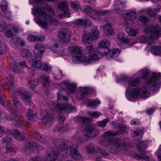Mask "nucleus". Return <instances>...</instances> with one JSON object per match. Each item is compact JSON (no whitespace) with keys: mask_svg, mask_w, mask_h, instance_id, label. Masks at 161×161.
<instances>
[{"mask_svg":"<svg viewBox=\"0 0 161 161\" xmlns=\"http://www.w3.org/2000/svg\"><path fill=\"white\" fill-rule=\"evenodd\" d=\"M85 151L88 154H94L96 153H100L105 157L109 155L108 153L99 147L96 148L93 145H88L85 148Z\"/></svg>","mask_w":161,"mask_h":161,"instance_id":"ddd939ff","label":"nucleus"},{"mask_svg":"<svg viewBox=\"0 0 161 161\" xmlns=\"http://www.w3.org/2000/svg\"><path fill=\"white\" fill-rule=\"evenodd\" d=\"M12 70L14 72H16L17 71V66L15 63H14L13 64H12L11 65Z\"/></svg>","mask_w":161,"mask_h":161,"instance_id":"680f3d73","label":"nucleus"},{"mask_svg":"<svg viewBox=\"0 0 161 161\" xmlns=\"http://www.w3.org/2000/svg\"><path fill=\"white\" fill-rule=\"evenodd\" d=\"M15 125L18 126V127H20L23 126V122L19 120H18V119L15 120Z\"/></svg>","mask_w":161,"mask_h":161,"instance_id":"6e6d98bb","label":"nucleus"},{"mask_svg":"<svg viewBox=\"0 0 161 161\" xmlns=\"http://www.w3.org/2000/svg\"><path fill=\"white\" fill-rule=\"evenodd\" d=\"M55 144L57 151H62L68 149V147L65 145L64 141L62 140H59L56 141Z\"/></svg>","mask_w":161,"mask_h":161,"instance_id":"5701e85b","label":"nucleus"},{"mask_svg":"<svg viewBox=\"0 0 161 161\" xmlns=\"http://www.w3.org/2000/svg\"><path fill=\"white\" fill-rule=\"evenodd\" d=\"M125 78L127 81V84L126 86L127 87L126 91H129V86H127V85H128V86H137L139 85L141 81V79L139 76L136 77L135 78H133V77L130 78L126 77Z\"/></svg>","mask_w":161,"mask_h":161,"instance_id":"f3484780","label":"nucleus"},{"mask_svg":"<svg viewBox=\"0 0 161 161\" xmlns=\"http://www.w3.org/2000/svg\"><path fill=\"white\" fill-rule=\"evenodd\" d=\"M156 154L159 161H161V145L159 146V147L157 150Z\"/></svg>","mask_w":161,"mask_h":161,"instance_id":"bf43d9fd","label":"nucleus"},{"mask_svg":"<svg viewBox=\"0 0 161 161\" xmlns=\"http://www.w3.org/2000/svg\"><path fill=\"white\" fill-rule=\"evenodd\" d=\"M64 49L63 47H59L57 48V51L55 53H57L59 54V56H60L61 54H63L64 53Z\"/></svg>","mask_w":161,"mask_h":161,"instance_id":"052dcab7","label":"nucleus"},{"mask_svg":"<svg viewBox=\"0 0 161 161\" xmlns=\"http://www.w3.org/2000/svg\"><path fill=\"white\" fill-rule=\"evenodd\" d=\"M19 65L20 66L23 68L27 67L28 69L29 68V67L27 66L26 63L25 61H23L19 63Z\"/></svg>","mask_w":161,"mask_h":161,"instance_id":"0e129e2a","label":"nucleus"},{"mask_svg":"<svg viewBox=\"0 0 161 161\" xmlns=\"http://www.w3.org/2000/svg\"><path fill=\"white\" fill-rule=\"evenodd\" d=\"M74 23L77 25H91V21L88 19L84 20L81 19H78L74 21Z\"/></svg>","mask_w":161,"mask_h":161,"instance_id":"a878e982","label":"nucleus"},{"mask_svg":"<svg viewBox=\"0 0 161 161\" xmlns=\"http://www.w3.org/2000/svg\"><path fill=\"white\" fill-rule=\"evenodd\" d=\"M13 134V136L16 139L19 140H23L24 137L23 135L20 133L18 130H15Z\"/></svg>","mask_w":161,"mask_h":161,"instance_id":"c9c22d12","label":"nucleus"},{"mask_svg":"<svg viewBox=\"0 0 161 161\" xmlns=\"http://www.w3.org/2000/svg\"><path fill=\"white\" fill-rule=\"evenodd\" d=\"M45 52V48L43 45L39 43L36 44L34 46V53L37 57H41L42 53Z\"/></svg>","mask_w":161,"mask_h":161,"instance_id":"412c9836","label":"nucleus"},{"mask_svg":"<svg viewBox=\"0 0 161 161\" xmlns=\"http://www.w3.org/2000/svg\"><path fill=\"white\" fill-rule=\"evenodd\" d=\"M28 62L32 68H41L43 70H45L48 73H50L51 72V67L46 64H42L40 60L31 58L29 59Z\"/></svg>","mask_w":161,"mask_h":161,"instance_id":"f8f14e48","label":"nucleus"},{"mask_svg":"<svg viewBox=\"0 0 161 161\" xmlns=\"http://www.w3.org/2000/svg\"><path fill=\"white\" fill-rule=\"evenodd\" d=\"M159 11L158 8H151L146 10L147 13L149 14L151 16H154L156 13Z\"/></svg>","mask_w":161,"mask_h":161,"instance_id":"79ce46f5","label":"nucleus"},{"mask_svg":"<svg viewBox=\"0 0 161 161\" xmlns=\"http://www.w3.org/2000/svg\"><path fill=\"white\" fill-rule=\"evenodd\" d=\"M37 139L38 141L43 144L46 143L47 142L46 140L43 138L42 136L41 135L38 136Z\"/></svg>","mask_w":161,"mask_h":161,"instance_id":"4d7b16f0","label":"nucleus"},{"mask_svg":"<svg viewBox=\"0 0 161 161\" xmlns=\"http://www.w3.org/2000/svg\"><path fill=\"white\" fill-rule=\"evenodd\" d=\"M44 39V36L40 37L36 36H30L27 38L28 41L31 42H38L43 41Z\"/></svg>","mask_w":161,"mask_h":161,"instance_id":"473e14b6","label":"nucleus"},{"mask_svg":"<svg viewBox=\"0 0 161 161\" xmlns=\"http://www.w3.org/2000/svg\"><path fill=\"white\" fill-rule=\"evenodd\" d=\"M85 52L89 55L88 57H87L85 55V58H84V60H83V63L85 64L95 63L100 59L98 53L96 52L95 48L92 45L86 47Z\"/></svg>","mask_w":161,"mask_h":161,"instance_id":"6e6552de","label":"nucleus"},{"mask_svg":"<svg viewBox=\"0 0 161 161\" xmlns=\"http://www.w3.org/2000/svg\"><path fill=\"white\" fill-rule=\"evenodd\" d=\"M40 80L42 83L46 86H48L50 84V79L48 76L43 74L41 75L40 77Z\"/></svg>","mask_w":161,"mask_h":161,"instance_id":"c756f323","label":"nucleus"},{"mask_svg":"<svg viewBox=\"0 0 161 161\" xmlns=\"http://www.w3.org/2000/svg\"><path fill=\"white\" fill-rule=\"evenodd\" d=\"M29 95V94L28 93L23 94L21 96V97L24 101L27 103V105H30L31 104V98Z\"/></svg>","mask_w":161,"mask_h":161,"instance_id":"72a5a7b5","label":"nucleus"},{"mask_svg":"<svg viewBox=\"0 0 161 161\" xmlns=\"http://www.w3.org/2000/svg\"><path fill=\"white\" fill-rule=\"evenodd\" d=\"M125 31L128 35L132 36H135L139 34V30L137 29L129 27L126 28Z\"/></svg>","mask_w":161,"mask_h":161,"instance_id":"393cba45","label":"nucleus"},{"mask_svg":"<svg viewBox=\"0 0 161 161\" xmlns=\"http://www.w3.org/2000/svg\"><path fill=\"white\" fill-rule=\"evenodd\" d=\"M103 30L104 33L107 36H112L114 34L112 23L109 22L106 23L103 26Z\"/></svg>","mask_w":161,"mask_h":161,"instance_id":"4be33fe9","label":"nucleus"},{"mask_svg":"<svg viewBox=\"0 0 161 161\" xmlns=\"http://www.w3.org/2000/svg\"><path fill=\"white\" fill-rule=\"evenodd\" d=\"M142 134L143 133H141H141H140L139 130L134 131H133V134L132 135V136H133V138L134 140H136V139H135V138H136L137 136L141 137Z\"/></svg>","mask_w":161,"mask_h":161,"instance_id":"5fc2aeb1","label":"nucleus"},{"mask_svg":"<svg viewBox=\"0 0 161 161\" xmlns=\"http://www.w3.org/2000/svg\"><path fill=\"white\" fill-rule=\"evenodd\" d=\"M76 120L78 121L81 122L82 123H86L89 122L90 120L89 119L86 117H77Z\"/></svg>","mask_w":161,"mask_h":161,"instance_id":"a18cd8bd","label":"nucleus"},{"mask_svg":"<svg viewBox=\"0 0 161 161\" xmlns=\"http://www.w3.org/2000/svg\"><path fill=\"white\" fill-rule=\"evenodd\" d=\"M67 4L66 2H63L60 3L58 5V9L61 11H64L65 10H67Z\"/></svg>","mask_w":161,"mask_h":161,"instance_id":"a19ab883","label":"nucleus"},{"mask_svg":"<svg viewBox=\"0 0 161 161\" xmlns=\"http://www.w3.org/2000/svg\"><path fill=\"white\" fill-rule=\"evenodd\" d=\"M81 11L84 14H89L92 18L94 19H98V16L104 15L108 13L107 11H98L97 10H93L91 7L88 6H83L81 8Z\"/></svg>","mask_w":161,"mask_h":161,"instance_id":"9b49d317","label":"nucleus"},{"mask_svg":"<svg viewBox=\"0 0 161 161\" xmlns=\"http://www.w3.org/2000/svg\"><path fill=\"white\" fill-rule=\"evenodd\" d=\"M10 42L12 45H20L21 46H24L25 44L24 42L22 39L16 37H14L10 41Z\"/></svg>","mask_w":161,"mask_h":161,"instance_id":"cd10ccee","label":"nucleus"},{"mask_svg":"<svg viewBox=\"0 0 161 161\" xmlns=\"http://www.w3.org/2000/svg\"><path fill=\"white\" fill-rule=\"evenodd\" d=\"M6 23L3 21H0V31L3 32L6 28Z\"/></svg>","mask_w":161,"mask_h":161,"instance_id":"864d4df0","label":"nucleus"},{"mask_svg":"<svg viewBox=\"0 0 161 161\" xmlns=\"http://www.w3.org/2000/svg\"><path fill=\"white\" fill-rule=\"evenodd\" d=\"M71 5L72 8L75 10H77L80 7L79 3L77 1L71 2Z\"/></svg>","mask_w":161,"mask_h":161,"instance_id":"603ef678","label":"nucleus"},{"mask_svg":"<svg viewBox=\"0 0 161 161\" xmlns=\"http://www.w3.org/2000/svg\"><path fill=\"white\" fill-rule=\"evenodd\" d=\"M38 81V79H34L29 82L28 86L30 88L33 89L37 85Z\"/></svg>","mask_w":161,"mask_h":161,"instance_id":"c03bdc74","label":"nucleus"},{"mask_svg":"<svg viewBox=\"0 0 161 161\" xmlns=\"http://www.w3.org/2000/svg\"><path fill=\"white\" fill-rule=\"evenodd\" d=\"M148 142H140L137 145L138 151L142 154L144 155L145 150L146 148V146L148 144Z\"/></svg>","mask_w":161,"mask_h":161,"instance_id":"bb28decb","label":"nucleus"},{"mask_svg":"<svg viewBox=\"0 0 161 161\" xmlns=\"http://www.w3.org/2000/svg\"><path fill=\"white\" fill-rule=\"evenodd\" d=\"M59 47L58 44L55 43L53 44L52 46H50L49 48L54 53H55L57 51V48Z\"/></svg>","mask_w":161,"mask_h":161,"instance_id":"13d9d810","label":"nucleus"},{"mask_svg":"<svg viewBox=\"0 0 161 161\" xmlns=\"http://www.w3.org/2000/svg\"><path fill=\"white\" fill-rule=\"evenodd\" d=\"M119 16L125 19L132 20L136 18V12L129 10H121L118 12Z\"/></svg>","mask_w":161,"mask_h":161,"instance_id":"4468645a","label":"nucleus"},{"mask_svg":"<svg viewBox=\"0 0 161 161\" xmlns=\"http://www.w3.org/2000/svg\"><path fill=\"white\" fill-rule=\"evenodd\" d=\"M72 36L71 31L68 29H63L58 33L59 38L65 42L69 41Z\"/></svg>","mask_w":161,"mask_h":161,"instance_id":"2eb2a0df","label":"nucleus"},{"mask_svg":"<svg viewBox=\"0 0 161 161\" xmlns=\"http://www.w3.org/2000/svg\"><path fill=\"white\" fill-rule=\"evenodd\" d=\"M100 36L99 31L96 28H92L89 32H85L82 36V41L85 44H90L92 40H96Z\"/></svg>","mask_w":161,"mask_h":161,"instance_id":"9d476101","label":"nucleus"},{"mask_svg":"<svg viewBox=\"0 0 161 161\" xmlns=\"http://www.w3.org/2000/svg\"><path fill=\"white\" fill-rule=\"evenodd\" d=\"M65 85L69 92L72 93L75 92L76 87V85L75 83H67L65 84Z\"/></svg>","mask_w":161,"mask_h":161,"instance_id":"7c9ffc66","label":"nucleus"},{"mask_svg":"<svg viewBox=\"0 0 161 161\" xmlns=\"http://www.w3.org/2000/svg\"><path fill=\"white\" fill-rule=\"evenodd\" d=\"M69 50L72 55V60L74 64L79 62L83 63L85 57V54L82 53L81 48L79 47L72 46L69 47Z\"/></svg>","mask_w":161,"mask_h":161,"instance_id":"1a4fd4ad","label":"nucleus"},{"mask_svg":"<svg viewBox=\"0 0 161 161\" xmlns=\"http://www.w3.org/2000/svg\"><path fill=\"white\" fill-rule=\"evenodd\" d=\"M63 77V75L62 71L61 70L59 71V74L56 76H54V78L58 80L61 79Z\"/></svg>","mask_w":161,"mask_h":161,"instance_id":"338daca9","label":"nucleus"},{"mask_svg":"<svg viewBox=\"0 0 161 161\" xmlns=\"http://www.w3.org/2000/svg\"><path fill=\"white\" fill-rule=\"evenodd\" d=\"M21 56L25 58H29L32 55V53L28 50L26 49L22 50L20 52Z\"/></svg>","mask_w":161,"mask_h":161,"instance_id":"e433bc0d","label":"nucleus"},{"mask_svg":"<svg viewBox=\"0 0 161 161\" xmlns=\"http://www.w3.org/2000/svg\"><path fill=\"white\" fill-rule=\"evenodd\" d=\"M139 19L144 24H146L149 22L148 18L144 16L141 15L139 17Z\"/></svg>","mask_w":161,"mask_h":161,"instance_id":"8fccbe9b","label":"nucleus"},{"mask_svg":"<svg viewBox=\"0 0 161 161\" xmlns=\"http://www.w3.org/2000/svg\"><path fill=\"white\" fill-rule=\"evenodd\" d=\"M91 92V89L86 87H80L77 92L76 97L78 99H81L83 101L84 103L89 107L95 108L97 107L100 103V101L98 100H92L90 99H84V96L88 95Z\"/></svg>","mask_w":161,"mask_h":161,"instance_id":"423d86ee","label":"nucleus"},{"mask_svg":"<svg viewBox=\"0 0 161 161\" xmlns=\"http://www.w3.org/2000/svg\"><path fill=\"white\" fill-rule=\"evenodd\" d=\"M3 142L7 145L6 150L7 151L12 147L10 145L11 142L12 141L11 138H9L8 137H4L3 139Z\"/></svg>","mask_w":161,"mask_h":161,"instance_id":"f704fd0d","label":"nucleus"},{"mask_svg":"<svg viewBox=\"0 0 161 161\" xmlns=\"http://www.w3.org/2000/svg\"><path fill=\"white\" fill-rule=\"evenodd\" d=\"M137 74L140 75L141 77L143 79L147 78L149 75V71L146 69H144L139 71Z\"/></svg>","mask_w":161,"mask_h":161,"instance_id":"2f4dec72","label":"nucleus"},{"mask_svg":"<svg viewBox=\"0 0 161 161\" xmlns=\"http://www.w3.org/2000/svg\"><path fill=\"white\" fill-rule=\"evenodd\" d=\"M83 134L89 137H93L99 134V132L97 130L91 127H87L84 130Z\"/></svg>","mask_w":161,"mask_h":161,"instance_id":"aec40b11","label":"nucleus"},{"mask_svg":"<svg viewBox=\"0 0 161 161\" xmlns=\"http://www.w3.org/2000/svg\"><path fill=\"white\" fill-rule=\"evenodd\" d=\"M38 145L36 143L31 141H29L25 144L23 148L24 152L26 154L31 153L33 152V151L38 147Z\"/></svg>","mask_w":161,"mask_h":161,"instance_id":"dca6fc26","label":"nucleus"},{"mask_svg":"<svg viewBox=\"0 0 161 161\" xmlns=\"http://www.w3.org/2000/svg\"><path fill=\"white\" fill-rule=\"evenodd\" d=\"M109 121V119L108 118H107L104 119L102 121L98 122L97 123V125L100 127H104Z\"/></svg>","mask_w":161,"mask_h":161,"instance_id":"3c124183","label":"nucleus"},{"mask_svg":"<svg viewBox=\"0 0 161 161\" xmlns=\"http://www.w3.org/2000/svg\"><path fill=\"white\" fill-rule=\"evenodd\" d=\"M119 134L120 133H118L117 131L113 132L111 131H108L104 133L103 135V137L105 138H108L111 136L119 135Z\"/></svg>","mask_w":161,"mask_h":161,"instance_id":"ea45409f","label":"nucleus"},{"mask_svg":"<svg viewBox=\"0 0 161 161\" xmlns=\"http://www.w3.org/2000/svg\"><path fill=\"white\" fill-rule=\"evenodd\" d=\"M9 28V29L7 30L5 33V35L7 37H11L15 35L17 33L23 31L22 30L14 25H10Z\"/></svg>","mask_w":161,"mask_h":161,"instance_id":"6ab92c4d","label":"nucleus"},{"mask_svg":"<svg viewBox=\"0 0 161 161\" xmlns=\"http://www.w3.org/2000/svg\"><path fill=\"white\" fill-rule=\"evenodd\" d=\"M161 76L160 73L153 74L151 77L146 82V85L132 89L131 94L132 97L138 98H147L150 96L149 87L153 91L158 90L159 87V78Z\"/></svg>","mask_w":161,"mask_h":161,"instance_id":"f257e3e1","label":"nucleus"},{"mask_svg":"<svg viewBox=\"0 0 161 161\" xmlns=\"http://www.w3.org/2000/svg\"><path fill=\"white\" fill-rule=\"evenodd\" d=\"M145 34L139 37V41L142 43H150L159 37L161 35V29L158 25L148 26L144 29Z\"/></svg>","mask_w":161,"mask_h":161,"instance_id":"20e7f679","label":"nucleus"},{"mask_svg":"<svg viewBox=\"0 0 161 161\" xmlns=\"http://www.w3.org/2000/svg\"><path fill=\"white\" fill-rule=\"evenodd\" d=\"M7 80L9 81L8 82V88L10 90H14V86L13 80V78L12 76H10L8 77Z\"/></svg>","mask_w":161,"mask_h":161,"instance_id":"37998d69","label":"nucleus"},{"mask_svg":"<svg viewBox=\"0 0 161 161\" xmlns=\"http://www.w3.org/2000/svg\"><path fill=\"white\" fill-rule=\"evenodd\" d=\"M36 114L35 113H33L31 109H29L26 114V117L29 120L32 119Z\"/></svg>","mask_w":161,"mask_h":161,"instance_id":"09e8293b","label":"nucleus"},{"mask_svg":"<svg viewBox=\"0 0 161 161\" xmlns=\"http://www.w3.org/2000/svg\"><path fill=\"white\" fill-rule=\"evenodd\" d=\"M140 123V122L139 119H134L131 120V124L132 125H138Z\"/></svg>","mask_w":161,"mask_h":161,"instance_id":"e2e57ef3","label":"nucleus"},{"mask_svg":"<svg viewBox=\"0 0 161 161\" xmlns=\"http://www.w3.org/2000/svg\"><path fill=\"white\" fill-rule=\"evenodd\" d=\"M68 94L64 89H60L57 94L58 104H54L53 105L54 109L57 111H64L67 113L73 111L74 107L68 105Z\"/></svg>","mask_w":161,"mask_h":161,"instance_id":"7ed1b4c3","label":"nucleus"},{"mask_svg":"<svg viewBox=\"0 0 161 161\" xmlns=\"http://www.w3.org/2000/svg\"><path fill=\"white\" fill-rule=\"evenodd\" d=\"M151 52L155 55H159L161 54V47L160 46H153Z\"/></svg>","mask_w":161,"mask_h":161,"instance_id":"58836bf2","label":"nucleus"},{"mask_svg":"<svg viewBox=\"0 0 161 161\" xmlns=\"http://www.w3.org/2000/svg\"><path fill=\"white\" fill-rule=\"evenodd\" d=\"M125 3L121 0H117L115 3V9H119L122 8L124 6Z\"/></svg>","mask_w":161,"mask_h":161,"instance_id":"4c0bfd02","label":"nucleus"},{"mask_svg":"<svg viewBox=\"0 0 161 161\" xmlns=\"http://www.w3.org/2000/svg\"><path fill=\"white\" fill-rule=\"evenodd\" d=\"M77 146L76 144L71 146L70 148V154L71 156L74 159L80 160L82 157L77 149Z\"/></svg>","mask_w":161,"mask_h":161,"instance_id":"a211bd4d","label":"nucleus"},{"mask_svg":"<svg viewBox=\"0 0 161 161\" xmlns=\"http://www.w3.org/2000/svg\"><path fill=\"white\" fill-rule=\"evenodd\" d=\"M110 45V42L108 40L106 39L103 40L99 43L97 49L99 53L106 54L107 58H114L119 54L120 50L118 48L109 50L108 46Z\"/></svg>","mask_w":161,"mask_h":161,"instance_id":"39448f33","label":"nucleus"},{"mask_svg":"<svg viewBox=\"0 0 161 161\" xmlns=\"http://www.w3.org/2000/svg\"><path fill=\"white\" fill-rule=\"evenodd\" d=\"M116 38L118 42H120L126 43L128 42V40L124 33H119L116 36Z\"/></svg>","mask_w":161,"mask_h":161,"instance_id":"c85d7f7f","label":"nucleus"},{"mask_svg":"<svg viewBox=\"0 0 161 161\" xmlns=\"http://www.w3.org/2000/svg\"><path fill=\"white\" fill-rule=\"evenodd\" d=\"M87 114L90 117L97 118L101 114L100 112L97 111H94L92 112H89Z\"/></svg>","mask_w":161,"mask_h":161,"instance_id":"de8ad7c7","label":"nucleus"},{"mask_svg":"<svg viewBox=\"0 0 161 161\" xmlns=\"http://www.w3.org/2000/svg\"><path fill=\"white\" fill-rule=\"evenodd\" d=\"M14 105L15 106H17L19 104V103L18 101L17 98L15 97H14L13 98Z\"/></svg>","mask_w":161,"mask_h":161,"instance_id":"774afa93","label":"nucleus"},{"mask_svg":"<svg viewBox=\"0 0 161 161\" xmlns=\"http://www.w3.org/2000/svg\"><path fill=\"white\" fill-rule=\"evenodd\" d=\"M32 11L34 15H38L41 19L45 20H43L37 18L34 19L36 22L42 29H47L51 24L54 25L55 26L58 25V21L48 13H49L53 15L54 12L47 5H46L43 8L37 7L33 8Z\"/></svg>","mask_w":161,"mask_h":161,"instance_id":"f03ea898","label":"nucleus"},{"mask_svg":"<svg viewBox=\"0 0 161 161\" xmlns=\"http://www.w3.org/2000/svg\"><path fill=\"white\" fill-rule=\"evenodd\" d=\"M99 143L104 147L110 148L114 150L124 149L126 147V144L123 140L116 138L109 139L107 142L102 140Z\"/></svg>","mask_w":161,"mask_h":161,"instance_id":"0eeeda50","label":"nucleus"},{"mask_svg":"<svg viewBox=\"0 0 161 161\" xmlns=\"http://www.w3.org/2000/svg\"><path fill=\"white\" fill-rule=\"evenodd\" d=\"M58 154L57 152H47L44 158L45 161H55L57 159Z\"/></svg>","mask_w":161,"mask_h":161,"instance_id":"b1692460","label":"nucleus"},{"mask_svg":"<svg viewBox=\"0 0 161 161\" xmlns=\"http://www.w3.org/2000/svg\"><path fill=\"white\" fill-rule=\"evenodd\" d=\"M2 10L4 12L7 9L8 7V3L7 1L5 0H3L1 2L0 5Z\"/></svg>","mask_w":161,"mask_h":161,"instance_id":"49530a36","label":"nucleus"},{"mask_svg":"<svg viewBox=\"0 0 161 161\" xmlns=\"http://www.w3.org/2000/svg\"><path fill=\"white\" fill-rule=\"evenodd\" d=\"M46 119L47 121H48L50 120H53L54 119V118L51 115H50V114H47L46 115H45L44 119L43 120V122Z\"/></svg>","mask_w":161,"mask_h":161,"instance_id":"69168bd1","label":"nucleus"}]
</instances>
